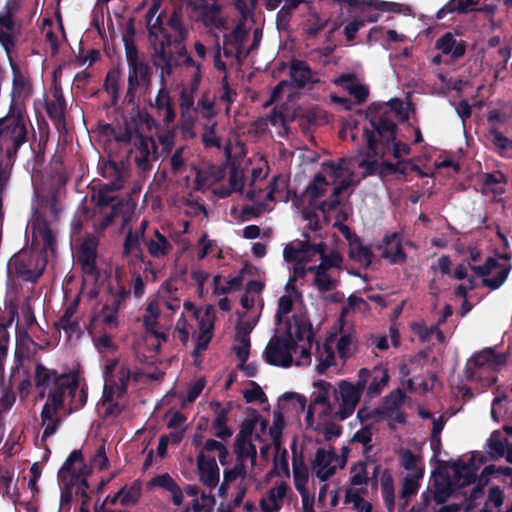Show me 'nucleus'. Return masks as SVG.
I'll use <instances>...</instances> for the list:
<instances>
[{
  "label": "nucleus",
  "mask_w": 512,
  "mask_h": 512,
  "mask_svg": "<svg viewBox=\"0 0 512 512\" xmlns=\"http://www.w3.org/2000/svg\"><path fill=\"white\" fill-rule=\"evenodd\" d=\"M312 326L306 316H294L284 326L276 327L264 351L265 360L273 366L288 368L308 366L312 362Z\"/></svg>",
  "instance_id": "nucleus-1"
},
{
  "label": "nucleus",
  "mask_w": 512,
  "mask_h": 512,
  "mask_svg": "<svg viewBox=\"0 0 512 512\" xmlns=\"http://www.w3.org/2000/svg\"><path fill=\"white\" fill-rule=\"evenodd\" d=\"M35 382L41 397L48 394L41 412V423L44 428L42 440H44L58 429L61 422L58 411L63 405L65 394L68 393L72 397L73 409L82 407L86 402L87 395L83 388L79 389L78 375H57L55 371L42 365L36 367Z\"/></svg>",
  "instance_id": "nucleus-2"
},
{
  "label": "nucleus",
  "mask_w": 512,
  "mask_h": 512,
  "mask_svg": "<svg viewBox=\"0 0 512 512\" xmlns=\"http://www.w3.org/2000/svg\"><path fill=\"white\" fill-rule=\"evenodd\" d=\"M267 176L265 167L253 168L249 182L243 180V172L233 169L230 174L229 183L231 190L217 192L220 197L228 196L232 191L239 192L250 201L243 207L242 212L247 217H255L264 211L272 209V203L280 198L281 193L286 188V182L281 177H275L268 185L266 190H262L258 185L259 180Z\"/></svg>",
  "instance_id": "nucleus-3"
},
{
  "label": "nucleus",
  "mask_w": 512,
  "mask_h": 512,
  "mask_svg": "<svg viewBox=\"0 0 512 512\" xmlns=\"http://www.w3.org/2000/svg\"><path fill=\"white\" fill-rule=\"evenodd\" d=\"M370 127H364V138L367 144L368 152L365 158H354L357 167L363 169L362 177L373 173L379 166V159L385 163V157L391 153L395 159L409 154L410 148L406 144L395 141L394 122L387 118L379 120H370Z\"/></svg>",
  "instance_id": "nucleus-4"
},
{
  "label": "nucleus",
  "mask_w": 512,
  "mask_h": 512,
  "mask_svg": "<svg viewBox=\"0 0 512 512\" xmlns=\"http://www.w3.org/2000/svg\"><path fill=\"white\" fill-rule=\"evenodd\" d=\"M358 168L354 158L341 159L338 162H327L322 166V172L316 175L305 190V196L311 201H315L322 196L327 188L326 177H329L335 183L333 188V199L321 204L320 209L325 214L334 210L338 205L336 196L351 185L359 182L354 174V169Z\"/></svg>",
  "instance_id": "nucleus-5"
},
{
  "label": "nucleus",
  "mask_w": 512,
  "mask_h": 512,
  "mask_svg": "<svg viewBox=\"0 0 512 512\" xmlns=\"http://www.w3.org/2000/svg\"><path fill=\"white\" fill-rule=\"evenodd\" d=\"M214 321L215 309L213 306L206 305L197 308L189 301L184 302L183 312L176 323L175 331L183 343L187 342L190 336L197 338V345L193 351L195 362L212 338Z\"/></svg>",
  "instance_id": "nucleus-6"
},
{
  "label": "nucleus",
  "mask_w": 512,
  "mask_h": 512,
  "mask_svg": "<svg viewBox=\"0 0 512 512\" xmlns=\"http://www.w3.org/2000/svg\"><path fill=\"white\" fill-rule=\"evenodd\" d=\"M483 462L484 458L481 454H472L467 462L462 460L450 462L433 474L435 501L442 503L452 493L454 486L463 487L473 482Z\"/></svg>",
  "instance_id": "nucleus-7"
},
{
  "label": "nucleus",
  "mask_w": 512,
  "mask_h": 512,
  "mask_svg": "<svg viewBox=\"0 0 512 512\" xmlns=\"http://www.w3.org/2000/svg\"><path fill=\"white\" fill-rule=\"evenodd\" d=\"M104 390L99 409L105 417L117 416L123 407L121 400L130 379V371L118 360L108 361L104 372Z\"/></svg>",
  "instance_id": "nucleus-8"
},
{
  "label": "nucleus",
  "mask_w": 512,
  "mask_h": 512,
  "mask_svg": "<svg viewBox=\"0 0 512 512\" xmlns=\"http://www.w3.org/2000/svg\"><path fill=\"white\" fill-rule=\"evenodd\" d=\"M236 8L240 12L241 18L239 22L232 27L231 35H224V55L227 57L241 60L245 57L250 49L244 50L243 44L247 36V32L252 28L254 23L252 11L258 0H234ZM282 0H265L266 8L275 10Z\"/></svg>",
  "instance_id": "nucleus-9"
},
{
  "label": "nucleus",
  "mask_w": 512,
  "mask_h": 512,
  "mask_svg": "<svg viewBox=\"0 0 512 512\" xmlns=\"http://www.w3.org/2000/svg\"><path fill=\"white\" fill-rule=\"evenodd\" d=\"M357 349V340L354 332L340 330L338 333H330L323 342L317 343L315 359L316 371L323 374L331 366L336 365L335 350L342 360L352 357Z\"/></svg>",
  "instance_id": "nucleus-10"
},
{
  "label": "nucleus",
  "mask_w": 512,
  "mask_h": 512,
  "mask_svg": "<svg viewBox=\"0 0 512 512\" xmlns=\"http://www.w3.org/2000/svg\"><path fill=\"white\" fill-rule=\"evenodd\" d=\"M28 118L22 108H10L7 115L0 118V148L7 154H16L27 141Z\"/></svg>",
  "instance_id": "nucleus-11"
},
{
  "label": "nucleus",
  "mask_w": 512,
  "mask_h": 512,
  "mask_svg": "<svg viewBox=\"0 0 512 512\" xmlns=\"http://www.w3.org/2000/svg\"><path fill=\"white\" fill-rule=\"evenodd\" d=\"M505 363V355L495 353L492 349H485L467 361L466 378L480 383L483 388L489 387L497 380L495 372Z\"/></svg>",
  "instance_id": "nucleus-12"
},
{
  "label": "nucleus",
  "mask_w": 512,
  "mask_h": 512,
  "mask_svg": "<svg viewBox=\"0 0 512 512\" xmlns=\"http://www.w3.org/2000/svg\"><path fill=\"white\" fill-rule=\"evenodd\" d=\"M318 255V244H310L299 240L289 242L283 251L284 260L292 267V275L289 281L297 282L308 272L314 270L311 263Z\"/></svg>",
  "instance_id": "nucleus-13"
},
{
  "label": "nucleus",
  "mask_w": 512,
  "mask_h": 512,
  "mask_svg": "<svg viewBox=\"0 0 512 512\" xmlns=\"http://www.w3.org/2000/svg\"><path fill=\"white\" fill-rule=\"evenodd\" d=\"M364 391V380L356 383L341 380L333 388V401L335 405L334 416L343 421L349 418L360 403Z\"/></svg>",
  "instance_id": "nucleus-14"
},
{
  "label": "nucleus",
  "mask_w": 512,
  "mask_h": 512,
  "mask_svg": "<svg viewBox=\"0 0 512 512\" xmlns=\"http://www.w3.org/2000/svg\"><path fill=\"white\" fill-rule=\"evenodd\" d=\"M115 138L117 141L132 144L130 154L140 170L150 169L151 163L157 158L156 144L151 137H144L137 131L127 129L123 134L116 135Z\"/></svg>",
  "instance_id": "nucleus-15"
},
{
  "label": "nucleus",
  "mask_w": 512,
  "mask_h": 512,
  "mask_svg": "<svg viewBox=\"0 0 512 512\" xmlns=\"http://www.w3.org/2000/svg\"><path fill=\"white\" fill-rule=\"evenodd\" d=\"M332 406H308L305 415L306 428L329 439L341 433L340 426L335 422Z\"/></svg>",
  "instance_id": "nucleus-16"
},
{
  "label": "nucleus",
  "mask_w": 512,
  "mask_h": 512,
  "mask_svg": "<svg viewBox=\"0 0 512 512\" xmlns=\"http://www.w3.org/2000/svg\"><path fill=\"white\" fill-rule=\"evenodd\" d=\"M306 407V398L300 394L289 392L279 398L277 409L273 412V421L270 430L272 442L279 445L282 431L285 427V416L290 409L303 411Z\"/></svg>",
  "instance_id": "nucleus-17"
},
{
  "label": "nucleus",
  "mask_w": 512,
  "mask_h": 512,
  "mask_svg": "<svg viewBox=\"0 0 512 512\" xmlns=\"http://www.w3.org/2000/svg\"><path fill=\"white\" fill-rule=\"evenodd\" d=\"M12 70V88L10 92V108H22L29 101L33 94V86L29 75L25 70L12 62L9 57Z\"/></svg>",
  "instance_id": "nucleus-18"
},
{
  "label": "nucleus",
  "mask_w": 512,
  "mask_h": 512,
  "mask_svg": "<svg viewBox=\"0 0 512 512\" xmlns=\"http://www.w3.org/2000/svg\"><path fill=\"white\" fill-rule=\"evenodd\" d=\"M475 276L481 279L484 286L495 290L499 288L506 280L511 266L506 262H499L493 258H489L481 266L471 267Z\"/></svg>",
  "instance_id": "nucleus-19"
},
{
  "label": "nucleus",
  "mask_w": 512,
  "mask_h": 512,
  "mask_svg": "<svg viewBox=\"0 0 512 512\" xmlns=\"http://www.w3.org/2000/svg\"><path fill=\"white\" fill-rule=\"evenodd\" d=\"M195 9L207 27L218 30V33H215L216 37L222 34L224 38L225 34H232V31L228 32L230 21L222 15L220 5L217 2L214 0H199V3L195 5Z\"/></svg>",
  "instance_id": "nucleus-20"
},
{
  "label": "nucleus",
  "mask_w": 512,
  "mask_h": 512,
  "mask_svg": "<svg viewBox=\"0 0 512 512\" xmlns=\"http://www.w3.org/2000/svg\"><path fill=\"white\" fill-rule=\"evenodd\" d=\"M259 311L256 309L250 315L240 316V321L236 327L234 350L241 363L248 359L250 349V333L258 322Z\"/></svg>",
  "instance_id": "nucleus-21"
},
{
  "label": "nucleus",
  "mask_w": 512,
  "mask_h": 512,
  "mask_svg": "<svg viewBox=\"0 0 512 512\" xmlns=\"http://www.w3.org/2000/svg\"><path fill=\"white\" fill-rule=\"evenodd\" d=\"M126 59L130 68L128 75L129 91L140 86L147 87L150 82L149 68L131 44H126Z\"/></svg>",
  "instance_id": "nucleus-22"
},
{
  "label": "nucleus",
  "mask_w": 512,
  "mask_h": 512,
  "mask_svg": "<svg viewBox=\"0 0 512 512\" xmlns=\"http://www.w3.org/2000/svg\"><path fill=\"white\" fill-rule=\"evenodd\" d=\"M338 468V456L332 450L324 448L317 449L311 462L312 478L320 482H326L335 473Z\"/></svg>",
  "instance_id": "nucleus-23"
},
{
  "label": "nucleus",
  "mask_w": 512,
  "mask_h": 512,
  "mask_svg": "<svg viewBox=\"0 0 512 512\" xmlns=\"http://www.w3.org/2000/svg\"><path fill=\"white\" fill-rule=\"evenodd\" d=\"M128 293L126 289L121 288L118 295H113L106 301L101 310L94 316L93 321L102 325L104 329H116L120 324L118 313L120 302Z\"/></svg>",
  "instance_id": "nucleus-24"
},
{
  "label": "nucleus",
  "mask_w": 512,
  "mask_h": 512,
  "mask_svg": "<svg viewBox=\"0 0 512 512\" xmlns=\"http://www.w3.org/2000/svg\"><path fill=\"white\" fill-rule=\"evenodd\" d=\"M158 301H152L148 304L145 314L143 316V324L145 326V342L147 346L157 351L161 344L166 340L165 335L162 332H159L156 328L157 319L160 313Z\"/></svg>",
  "instance_id": "nucleus-25"
},
{
  "label": "nucleus",
  "mask_w": 512,
  "mask_h": 512,
  "mask_svg": "<svg viewBox=\"0 0 512 512\" xmlns=\"http://www.w3.org/2000/svg\"><path fill=\"white\" fill-rule=\"evenodd\" d=\"M162 0H153L146 13V24L150 34V42L155 45L156 51L164 52V46L169 39L161 27V14L159 13Z\"/></svg>",
  "instance_id": "nucleus-26"
},
{
  "label": "nucleus",
  "mask_w": 512,
  "mask_h": 512,
  "mask_svg": "<svg viewBox=\"0 0 512 512\" xmlns=\"http://www.w3.org/2000/svg\"><path fill=\"white\" fill-rule=\"evenodd\" d=\"M300 298L301 293L297 289L296 282L288 280L285 285V294L278 300V307L275 314L276 327L284 326L287 321H293L296 314H293L291 317L289 314L292 312L294 302ZM299 316L304 315L299 314Z\"/></svg>",
  "instance_id": "nucleus-27"
},
{
  "label": "nucleus",
  "mask_w": 512,
  "mask_h": 512,
  "mask_svg": "<svg viewBox=\"0 0 512 512\" xmlns=\"http://www.w3.org/2000/svg\"><path fill=\"white\" fill-rule=\"evenodd\" d=\"M88 473L89 469L82 461V453L75 450L59 470L58 479L69 487L74 484L75 480L84 478Z\"/></svg>",
  "instance_id": "nucleus-28"
},
{
  "label": "nucleus",
  "mask_w": 512,
  "mask_h": 512,
  "mask_svg": "<svg viewBox=\"0 0 512 512\" xmlns=\"http://www.w3.org/2000/svg\"><path fill=\"white\" fill-rule=\"evenodd\" d=\"M364 380V388L367 386V395L375 397L387 386L389 375L383 366H375L371 370L362 368L358 372V380Z\"/></svg>",
  "instance_id": "nucleus-29"
},
{
  "label": "nucleus",
  "mask_w": 512,
  "mask_h": 512,
  "mask_svg": "<svg viewBox=\"0 0 512 512\" xmlns=\"http://www.w3.org/2000/svg\"><path fill=\"white\" fill-rule=\"evenodd\" d=\"M241 431L258 442H272L268 421L254 410L243 421Z\"/></svg>",
  "instance_id": "nucleus-30"
},
{
  "label": "nucleus",
  "mask_w": 512,
  "mask_h": 512,
  "mask_svg": "<svg viewBox=\"0 0 512 512\" xmlns=\"http://www.w3.org/2000/svg\"><path fill=\"white\" fill-rule=\"evenodd\" d=\"M289 486L285 481L276 482L262 495L259 507L261 512H279L284 505Z\"/></svg>",
  "instance_id": "nucleus-31"
},
{
  "label": "nucleus",
  "mask_w": 512,
  "mask_h": 512,
  "mask_svg": "<svg viewBox=\"0 0 512 512\" xmlns=\"http://www.w3.org/2000/svg\"><path fill=\"white\" fill-rule=\"evenodd\" d=\"M98 241L94 236L87 237L79 250L78 260L87 280H96V257Z\"/></svg>",
  "instance_id": "nucleus-32"
},
{
  "label": "nucleus",
  "mask_w": 512,
  "mask_h": 512,
  "mask_svg": "<svg viewBox=\"0 0 512 512\" xmlns=\"http://www.w3.org/2000/svg\"><path fill=\"white\" fill-rule=\"evenodd\" d=\"M103 174L105 177L111 176L114 178V181L104 184L98 193V203L106 205L114 199L112 195H109V192L116 191L122 187L124 170L119 168L116 162L109 161L104 167Z\"/></svg>",
  "instance_id": "nucleus-33"
},
{
  "label": "nucleus",
  "mask_w": 512,
  "mask_h": 512,
  "mask_svg": "<svg viewBox=\"0 0 512 512\" xmlns=\"http://www.w3.org/2000/svg\"><path fill=\"white\" fill-rule=\"evenodd\" d=\"M197 469L200 481L210 489L217 486L220 470L213 457L206 456L203 451L197 455Z\"/></svg>",
  "instance_id": "nucleus-34"
},
{
  "label": "nucleus",
  "mask_w": 512,
  "mask_h": 512,
  "mask_svg": "<svg viewBox=\"0 0 512 512\" xmlns=\"http://www.w3.org/2000/svg\"><path fill=\"white\" fill-rule=\"evenodd\" d=\"M148 488H159L166 491L174 505L180 506L184 500V494L177 482L168 473H161L152 477L147 483Z\"/></svg>",
  "instance_id": "nucleus-35"
},
{
  "label": "nucleus",
  "mask_w": 512,
  "mask_h": 512,
  "mask_svg": "<svg viewBox=\"0 0 512 512\" xmlns=\"http://www.w3.org/2000/svg\"><path fill=\"white\" fill-rule=\"evenodd\" d=\"M42 33L50 45L51 51L56 52L58 47L65 41V33L59 14L54 19H45L42 26Z\"/></svg>",
  "instance_id": "nucleus-36"
},
{
  "label": "nucleus",
  "mask_w": 512,
  "mask_h": 512,
  "mask_svg": "<svg viewBox=\"0 0 512 512\" xmlns=\"http://www.w3.org/2000/svg\"><path fill=\"white\" fill-rule=\"evenodd\" d=\"M293 481L296 490L302 497V507L304 512H313L314 494H311L307 488L309 474L305 468H294Z\"/></svg>",
  "instance_id": "nucleus-37"
},
{
  "label": "nucleus",
  "mask_w": 512,
  "mask_h": 512,
  "mask_svg": "<svg viewBox=\"0 0 512 512\" xmlns=\"http://www.w3.org/2000/svg\"><path fill=\"white\" fill-rule=\"evenodd\" d=\"M313 285L320 293L334 290L338 286L339 271L327 270L323 266H314Z\"/></svg>",
  "instance_id": "nucleus-38"
},
{
  "label": "nucleus",
  "mask_w": 512,
  "mask_h": 512,
  "mask_svg": "<svg viewBox=\"0 0 512 512\" xmlns=\"http://www.w3.org/2000/svg\"><path fill=\"white\" fill-rule=\"evenodd\" d=\"M181 127L184 131H190L196 119L194 110V93L188 88H183L180 93Z\"/></svg>",
  "instance_id": "nucleus-39"
},
{
  "label": "nucleus",
  "mask_w": 512,
  "mask_h": 512,
  "mask_svg": "<svg viewBox=\"0 0 512 512\" xmlns=\"http://www.w3.org/2000/svg\"><path fill=\"white\" fill-rule=\"evenodd\" d=\"M435 47L442 54L449 56L452 60L462 57L466 48L464 42L457 39L451 33H446L440 37L436 41Z\"/></svg>",
  "instance_id": "nucleus-40"
},
{
  "label": "nucleus",
  "mask_w": 512,
  "mask_h": 512,
  "mask_svg": "<svg viewBox=\"0 0 512 512\" xmlns=\"http://www.w3.org/2000/svg\"><path fill=\"white\" fill-rule=\"evenodd\" d=\"M379 249L382 251V257L390 263H399L405 258L398 233L385 236Z\"/></svg>",
  "instance_id": "nucleus-41"
},
{
  "label": "nucleus",
  "mask_w": 512,
  "mask_h": 512,
  "mask_svg": "<svg viewBox=\"0 0 512 512\" xmlns=\"http://www.w3.org/2000/svg\"><path fill=\"white\" fill-rule=\"evenodd\" d=\"M156 109L158 116L167 124L175 119V112L172 106V101L168 90L161 87L155 97L154 102L151 104Z\"/></svg>",
  "instance_id": "nucleus-42"
},
{
  "label": "nucleus",
  "mask_w": 512,
  "mask_h": 512,
  "mask_svg": "<svg viewBox=\"0 0 512 512\" xmlns=\"http://www.w3.org/2000/svg\"><path fill=\"white\" fill-rule=\"evenodd\" d=\"M313 391L310 395L308 406H332L330 395H333V386L325 380H317L312 383Z\"/></svg>",
  "instance_id": "nucleus-43"
},
{
  "label": "nucleus",
  "mask_w": 512,
  "mask_h": 512,
  "mask_svg": "<svg viewBox=\"0 0 512 512\" xmlns=\"http://www.w3.org/2000/svg\"><path fill=\"white\" fill-rule=\"evenodd\" d=\"M146 246L149 254L154 258H164L172 251L171 242L158 230H155L153 236L146 240Z\"/></svg>",
  "instance_id": "nucleus-44"
},
{
  "label": "nucleus",
  "mask_w": 512,
  "mask_h": 512,
  "mask_svg": "<svg viewBox=\"0 0 512 512\" xmlns=\"http://www.w3.org/2000/svg\"><path fill=\"white\" fill-rule=\"evenodd\" d=\"M366 486H353L346 491L345 502L351 504L357 512H371V504L364 499Z\"/></svg>",
  "instance_id": "nucleus-45"
},
{
  "label": "nucleus",
  "mask_w": 512,
  "mask_h": 512,
  "mask_svg": "<svg viewBox=\"0 0 512 512\" xmlns=\"http://www.w3.org/2000/svg\"><path fill=\"white\" fill-rule=\"evenodd\" d=\"M159 305H165L169 310L180 308V299L178 297L177 287L173 281H166L158 291L157 300Z\"/></svg>",
  "instance_id": "nucleus-46"
},
{
  "label": "nucleus",
  "mask_w": 512,
  "mask_h": 512,
  "mask_svg": "<svg viewBox=\"0 0 512 512\" xmlns=\"http://www.w3.org/2000/svg\"><path fill=\"white\" fill-rule=\"evenodd\" d=\"M290 76L293 84L299 87H305L315 81V75L302 61H295L291 64Z\"/></svg>",
  "instance_id": "nucleus-47"
},
{
  "label": "nucleus",
  "mask_w": 512,
  "mask_h": 512,
  "mask_svg": "<svg viewBox=\"0 0 512 512\" xmlns=\"http://www.w3.org/2000/svg\"><path fill=\"white\" fill-rule=\"evenodd\" d=\"M334 83L346 89L359 102L364 101L368 95V89L365 86L358 84L353 75H343L335 78Z\"/></svg>",
  "instance_id": "nucleus-48"
},
{
  "label": "nucleus",
  "mask_w": 512,
  "mask_h": 512,
  "mask_svg": "<svg viewBox=\"0 0 512 512\" xmlns=\"http://www.w3.org/2000/svg\"><path fill=\"white\" fill-rule=\"evenodd\" d=\"M15 36V25L10 14L0 16V43L9 54L13 46Z\"/></svg>",
  "instance_id": "nucleus-49"
},
{
  "label": "nucleus",
  "mask_w": 512,
  "mask_h": 512,
  "mask_svg": "<svg viewBox=\"0 0 512 512\" xmlns=\"http://www.w3.org/2000/svg\"><path fill=\"white\" fill-rule=\"evenodd\" d=\"M350 257L364 267H368L372 262L371 250L363 245L358 239L350 240Z\"/></svg>",
  "instance_id": "nucleus-50"
},
{
  "label": "nucleus",
  "mask_w": 512,
  "mask_h": 512,
  "mask_svg": "<svg viewBox=\"0 0 512 512\" xmlns=\"http://www.w3.org/2000/svg\"><path fill=\"white\" fill-rule=\"evenodd\" d=\"M320 259V264L318 266H323L324 269L327 270H337L341 267L342 257L337 251H331L329 254H326L325 244L323 242L318 243V255Z\"/></svg>",
  "instance_id": "nucleus-51"
},
{
  "label": "nucleus",
  "mask_w": 512,
  "mask_h": 512,
  "mask_svg": "<svg viewBox=\"0 0 512 512\" xmlns=\"http://www.w3.org/2000/svg\"><path fill=\"white\" fill-rule=\"evenodd\" d=\"M268 124L276 128V133L279 136L287 133L286 118L281 113L273 112L268 119L260 118L255 122L256 129L261 132L265 131Z\"/></svg>",
  "instance_id": "nucleus-52"
},
{
  "label": "nucleus",
  "mask_w": 512,
  "mask_h": 512,
  "mask_svg": "<svg viewBox=\"0 0 512 512\" xmlns=\"http://www.w3.org/2000/svg\"><path fill=\"white\" fill-rule=\"evenodd\" d=\"M254 439L248 435H242V431L237 436L236 447L240 457L250 458L253 463L257 455V447Z\"/></svg>",
  "instance_id": "nucleus-53"
},
{
  "label": "nucleus",
  "mask_w": 512,
  "mask_h": 512,
  "mask_svg": "<svg viewBox=\"0 0 512 512\" xmlns=\"http://www.w3.org/2000/svg\"><path fill=\"white\" fill-rule=\"evenodd\" d=\"M389 341L394 346L399 345V332L396 327L392 326L389 330V338L384 335H372L370 337V345L380 351L387 350L389 348Z\"/></svg>",
  "instance_id": "nucleus-54"
},
{
  "label": "nucleus",
  "mask_w": 512,
  "mask_h": 512,
  "mask_svg": "<svg viewBox=\"0 0 512 512\" xmlns=\"http://www.w3.org/2000/svg\"><path fill=\"white\" fill-rule=\"evenodd\" d=\"M412 330L422 341H431L434 338L440 343L445 341L443 333L436 326L427 327L421 323H414Z\"/></svg>",
  "instance_id": "nucleus-55"
},
{
  "label": "nucleus",
  "mask_w": 512,
  "mask_h": 512,
  "mask_svg": "<svg viewBox=\"0 0 512 512\" xmlns=\"http://www.w3.org/2000/svg\"><path fill=\"white\" fill-rule=\"evenodd\" d=\"M400 457L403 467L409 471L410 476H423V468L418 465V458L411 451L401 450Z\"/></svg>",
  "instance_id": "nucleus-56"
},
{
  "label": "nucleus",
  "mask_w": 512,
  "mask_h": 512,
  "mask_svg": "<svg viewBox=\"0 0 512 512\" xmlns=\"http://www.w3.org/2000/svg\"><path fill=\"white\" fill-rule=\"evenodd\" d=\"M386 416V407L384 405L379 408L369 409V408H361L357 411L358 420L363 423L366 421H371L372 423H378L385 419Z\"/></svg>",
  "instance_id": "nucleus-57"
},
{
  "label": "nucleus",
  "mask_w": 512,
  "mask_h": 512,
  "mask_svg": "<svg viewBox=\"0 0 512 512\" xmlns=\"http://www.w3.org/2000/svg\"><path fill=\"white\" fill-rule=\"evenodd\" d=\"M488 140L501 152L505 153L512 150V140L504 136L497 129H490L488 132Z\"/></svg>",
  "instance_id": "nucleus-58"
},
{
  "label": "nucleus",
  "mask_w": 512,
  "mask_h": 512,
  "mask_svg": "<svg viewBox=\"0 0 512 512\" xmlns=\"http://www.w3.org/2000/svg\"><path fill=\"white\" fill-rule=\"evenodd\" d=\"M488 453L493 458H500L505 455L506 441L502 439L500 433H493L488 440Z\"/></svg>",
  "instance_id": "nucleus-59"
},
{
  "label": "nucleus",
  "mask_w": 512,
  "mask_h": 512,
  "mask_svg": "<svg viewBox=\"0 0 512 512\" xmlns=\"http://www.w3.org/2000/svg\"><path fill=\"white\" fill-rule=\"evenodd\" d=\"M196 111V116L199 115L203 118H206L208 121H212V118L215 116L216 111L214 109V99L204 95L197 103V106L194 109Z\"/></svg>",
  "instance_id": "nucleus-60"
},
{
  "label": "nucleus",
  "mask_w": 512,
  "mask_h": 512,
  "mask_svg": "<svg viewBox=\"0 0 512 512\" xmlns=\"http://www.w3.org/2000/svg\"><path fill=\"white\" fill-rule=\"evenodd\" d=\"M214 292L216 294H226L228 292L237 290L241 286V277L235 276L226 281L225 284L221 283V277L215 276L213 278Z\"/></svg>",
  "instance_id": "nucleus-61"
},
{
  "label": "nucleus",
  "mask_w": 512,
  "mask_h": 512,
  "mask_svg": "<svg viewBox=\"0 0 512 512\" xmlns=\"http://www.w3.org/2000/svg\"><path fill=\"white\" fill-rule=\"evenodd\" d=\"M119 495H121V505L135 504L141 495L140 485L134 483L131 486H124L119 490Z\"/></svg>",
  "instance_id": "nucleus-62"
},
{
  "label": "nucleus",
  "mask_w": 512,
  "mask_h": 512,
  "mask_svg": "<svg viewBox=\"0 0 512 512\" xmlns=\"http://www.w3.org/2000/svg\"><path fill=\"white\" fill-rule=\"evenodd\" d=\"M215 505V499L211 494L202 493L192 502V508L195 512H211Z\"/></svg>",
  "instance_id": "nucleus-63"
},
{
  "label": "nucleus",
  "mask_w": 512,
  "mask_h": 512,
  "mask_svg": "<svg viewBox=\"0 0 512 512\" xmlns=\"http://www.w3.org/2000/svg\"><path fill=\"white\" fill-rule=\"evenodd\" d=\"M243 397L247 403H264L267 398L261 387L252 382L251 385L243 390Z\"/></svg>",
  "instance_id": "nucleus-64"
}]
</instances>
